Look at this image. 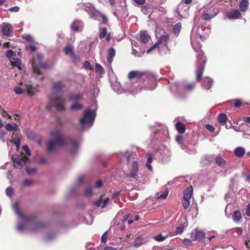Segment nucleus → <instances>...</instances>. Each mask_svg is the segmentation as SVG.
I'll list each match as a JSON object with an SVG mask.
<instances>
[{
	"mask_svg": "<svg viewBox=\"0 0 250 250\" xmlns=\"http://www.w3.org/2000/svg\"><path fill=\"white\" fill-rule=\"evenodd\" d=\"M95 70L96 72L100 74H102L104 73V69L102 66L98 63H97L95 65Z\"/></svg>",
	"mask_w": 250,
	"mask_h": 250,
	"instance_id": "obj_43",
	"label": "nucleus"
},
{
	"mask_svg": "<svg viewBox=\"0 0 250 250\" xmlns=\"http://www.w3.org/2000/svg\"><path fill=\"white\" fill-rule=\"evenodd\" d=\"M42 55L39 54L37 57L33 58L31 62L34 73L38 75H40L41 73L40 70V67L44 69L47 68L42 62Z\"/></svg>",
	"mask_w": 250,
	"mask_h": 250,
	"instance_id": "obj_7",
	"label": "nucleus"
},
{
	"mask_svg": "<svg viewBox=\"0 0 250 250\" xmlns=\"http://www.w3.org/2000/svg\"><path fill=\"white\" fill-rule=\"evenodd\" d=\"M226 13L228 18L229 20H236L241 16V13L237 9L227 11Z\"/></svg>",
	"mask_w": 250,
	"mask_h": 250,
	"instance_id": "obj_16",
	"label": "nucleus"
},
{
	"mask_svg": "<svg viewBox=\"0 0 250 250\" xmlns=\"http://www.w3.org/2000/svg\"><path fill=\"white\" fill-rule=\"evenodd\" d=\"M18 128V125L16 124L11 125L10 124H7L5 125V129L8 131H16Z\"/></svg>",
	"mask_w": 250,
	"mask_h": 250,
	"instance_id": "obj_32",
	"label": "nucleus"
},
{
	"mask_svg": "<svg viewBox=\"0 0 250 250\" xmlns=\"http://www.w3.org/2000/svg\"><path fill=\"white\" fill-rule=\"evenodd\" d=\"M83 9L88 13L91 19L101 21V22L103 23H106L107 22L106 16L100 12L96 11L91 4H86L84 6Z\"/></svg>",
	"mask_w": 250,
	"mask_h": 250,
	"instance_id": "obj_5",
	"label": "nucleus"
},
{
	"mask_svg": "<svg viewBox=\"0 0 250 250\" xmlns=\"http://www.w3.org/2000/svg\"><path fill=\"white\" fill-rule=\"evenodd\" d=\"M182 139L183 137L182 136L178 135L176 137V141L179 144L181 145V148L184 149L185 147L182 145Z\"/></svg>",
	"mask_w": 250,
	"mask_h": 250,
	"instance_id": "obj_55",
	"label": "nucleus"
},
{
	"mask_svg": "<svg viewBox=\"0 0 250 250\" xmlns=\"http://www.w3.org/2000/svg\"><path fill=\"white\" fill-rule=\"evenodd\" d=\"M176 128H177L178 131L179 132V133H183L185 132V126L183 124H182L180 122H178L176 124Z\"/></svg>",
	"mask_w": 250,
	"mask_h": 250,
	"instance_id": "obj_34",
	"label": "nucleus"
},
{
	"mask_svg": "<svg viewBox=\"0 0 250 250\" xmlns=\"http://www.w3.org/2000/svg\"><path fill=\"white\" fill-rule=\"evenodd\" d=\"M70 57L75 63H77L80 62V59L79 57L76 55L74 53L70 55Z\"/></svg>",
	"mask_w": 250,
	"mask_h": 250,
	"instance_id": "obj_49",
	"label": "nucleus"
},
{
	"mask_svg": "<svg viewBox=\"0 0 250 250\" xmlns=\"http://www.w3.org/2000/svg\"><path fill=\"white\" fill-rule=\"evenodd\" d=\"M21 37L26 41L30 42H34L35 41L33 37L29 34H24L21 36Z\"/></svg>",
	"mask_w": 250,
	"mask_h": 250,
	"instance_id": "obj_40",
	"label": "nucleus"
},
{
	"mask_svg": "<svg viewBox=\"0 0 250 250\" xmlns=\"http://www.w3.org/2000/svg\"><path fill=\"white\" fill-rule=\"evenodd\" d=\"M206 59H204L203 61V64L201 67H200L196 72V80L198 82H199L201 80V78L202 76V74L203 73V71L205 69V66L206 65Z\"/></svg>",
	"mask_w": 250,
	"mask_h": 250,
	"instance_id": "obj_19",
	"label": "nucleus"
},
{
	"mask_svg": "<svg viewBox=\"0 0 250 250\" xmlns=\"http://www.w3.org/2000/svg\"><path fill=\"white\" fill-rule=\"evenodd\" d=\"M15 55V53L12 50H8L6 53V56L7 58H10Z\"/></svg>",
	"mask_w": 250,
	"mask_h": 250,
	"instance_id": "obj_56",
	"label": "nucleus"
},
{
	"mask_svg": "<svg viewBox=\"0 0 250 250\" xmlns=\"http://www.w3.org/2000/svg\"><path fill=\"white\" fill-rule=\"evenodd\" d=\"M145 75V73L142 71H132L129 73L128 77L130 79L133 78H140Z\"/></svg>",
	"mask_w": 250,
	"mask_h": 250,
	"instance_id": "obj_20",
	"label": "nucleus"
},
{
	"mask_svg": "<svg viewBox=\"0 0 250 250\" xmlns=\"http://www.w3.org/2000/svg\"><path fill=\"white\" fill-rule=\"evenodd\" d=\"M80 143V142L77 140H72L69 142V151L72 155L75 154L78 151Z\"/></svg>",
	"mask_w": 250,
	"mask_h": 250,
	"instance_id": "obj_13",
	"label": "nucleus"
},
{
	"mask_svg": "<svg viewBox=\"0 0 250 250\" xmlns=\"http://www.w3.org/2000/svg\"><path fill=\"white\" fill-rule=\"evenodd\" d=\"M193 189L192 187L188 188L184 191L183 199L190 200L192 194Z\"/></svg>",
	"mask_w": 250,
	"mask_h": 250,
	"instance_id": "obj_24",
	"label": "nucleus"
},
{
	"mask_svg": "<svg viewBox=\"0 0 250 250\" xmlns=\"http://www.w3.org/2000/svg\"><path fill=\"white\" fill-rule=\"evenodd\" d=\"M13 192H14V190H13V189L12 187H8L6 189V195L11 197L13 196Z\"/></svg>",
	"mask_w": 250,
	"mask_h": 250,
	"instance_id": "obj_48",
	"label": "nucleus"
},
{
	"mask_svg": "<svg viewBox=\"0 0 250 250\" xmlns=\"http://www.w3.org/2000/svg\"><path fill=\"white\" fill-rule=\"evenodd\" d=\"M51 139L47 144V150L51 152L54 151L58 146L64 145L67 143V139L63 137L61 129L55 128L51 133Z\"/></svg>",
	"mask_w": 250,
	"mask_h": 250,
	"instance_id": "obj_2",
	"label": "nucleus"
},
{
	"mask_svg": "<svg viewBox=\"0 0 250 250\" xmlns=\"http://www.w3.org/2000/svg\"><path fill=\"white\" fill-rule=\"evenodd\" d=\"M26 49L28 50H30L32 52H34L36 50L37 47L34 45H29L26 46Z\"/></svg>",
	"mask_w": 250,
	"mask_h": 250,
	"instance_id": "obj_54",
	"label": "nucleus"
},
{
	"mask_svg": "<svg viewBox=\"0 0 250 250\" xmlns=\"http://www.w3.org/2000/svg\"><path fill=\"white\" fill-rule=\"evenodd\" d=\"M167 237V235H163L161 234H158L154 237V239L158 242H162Z\"/></svg>",
	"mask_w": 250,
	"mask_h": 250,
	"instance_id": "obj_42",
	"label": "nucleus"
},
{
	"mask_svg": "<svg viewBox=\"0 0 250 250\" xmlns=\"http://www.w3.org/2000/svg\"><path fill=\"white\" fill-rule=\"evenodd\" d=\"M142 243L141 240L139 238V237H137L134 241V246L136 248H137L141 245Z\"/></svg>",
	"mask_w": 250,
	"mask_h": 250,
	"instance_id": "obj_51",
	"label": "nucleus"
},
{
	"mask_svg": "<svg viewBox=\"0 0 250 250\" xmlns=\"http://www.w3.org/2000/svg\"><path fill=\"white\" fill-rule=\"evenodd\" d=\"M242 104V101L239 99H236L235 100L234 106L235 107H239Z\"/></svg>",
	"mask_w": 250,
	"mask_h": 250,
	"instance_id": "obj_63",
	"label": "nucleus"
},
{
	"mask_svg": "<svg viewBox=\"0 0 250 250\" xmlns=\"http://www.w3.org/2000/svg\"><path fill=\"white\" fill-rule=\"evenodd\" d=\"M205 237V232L202 230H196L195 232L191 233V238L192 240H200Z\"/></svg>",
	"mask_w": 250,
	"mask_h": 250,
	"instance_id": "obj_15",
	"label": "nucleus"
},
{
	"mask_svg": "<svg viewBox=\"0 0 250 250\" xmlns=\"http://www.w3.org/2000/svg\"><path fill=\"white\" fill-rule=\"evenodd\" d=\"M64 53L67 55H71L73 53V47L71 44H67L64 48Z\"/></svg>",
	"mask_w": 250,
	"mask_h": 250,
	"instance_id": "obj_31",
	"label": "nucleus"
},
{
	"mask_svg": "<svg viewBox=\"0 0 250 250\" xmlns=\"http://www.w3.org/2000/svg\"><path fill=\"white\" fill-rule=\"evenodd\" d=\"M196 32L200 39L202 40H204L209 34L210 29L208 27H201V28H198Z\"/></svg>",
	"mask_w": 250,
	"mask_h": 250,
	"instance_id": "obj_14",
	"label": "nucleus"
},
{
	"mask_svg": "<svg viewBox=\"0 0 250 250\" xmlns=\"http://www.w3.org/2000/svg\"><path fill=\"white\" fill-rule=\"evenodd\" d=\"M213 83V81L211 78L207 77L203 78L202 82V87L207 90L209 89Z\"/></svg>",
	"mask_w": 250,
	"mask_h": 250,
	"instance_id": "obj_18",
	"label": "nucleus"
},
{
	"mask_svg": "<svg viewBox=\"0 0 250 250\" xmlns=\"http://www.w3.org/2000/svg\"><path fill=\"white\" fill-rule=\"evenodd\" d=\"M63 87V84L60 82H56L53 84V89L57 91H60Z\"/></svg>",
	"mask_w": 250,
	"mask_h": 250,
	"instance_id": "obj_38",
	"label": "nucleus"
},
{
	"mask_svg": "<svg viewBox=\"0 0 250 250\" xmlns=\"http://www.w3.org/2000/svg\"><path fill=\"white\" fill-rule=\"evenodd\" d=\"M97 193H98V191H96L95 189H93V187L86 188L84 192L85 195L88 197H90Z\"/></svg>",
	"mask_w": 250,
	"mask_h": 250,
	"instance_id": "obj_28",
	"label": "nucleus"
},
{
	"mask_svg": "<svg viewBox=\"0 0 250 250\" xmlns=\"http://www.w3.org/2000/svg\"><path fill=\"white\" fill-rule=\"evenodd\" d=\"M13 208L17 215L20 218L21 221L17 225V229L20 232H22L26 230L30 226H33V219L31 218L24 216L22 215L18 208V203H14L13 204Z\"/></svg>",
	"mask_w": 250,
	"mask_h": 250,
	"instance_id": "obj_3",
	"label": "nucleus"
},
{
	"mask_svg": "<svg viewBox=\"0 0 250 250\" xmlns=\"http://www.w3.org/2000/svg\"><path fill=\"white\" fill-rule=\"evenodd\" d=\"M83 97V94L80 93H72L70 94V100L72 101L77 102Z\"/></svg>",
	"mask_w": 250,
	"mask_h": 250,
	"instance_id": "obj_25",
	"label": "nucleus"
},
{
	"mask_svg": "<svg viewBox=\"0 0 250 250\" xmlns=\"http://www.w3.org/2000/svg\"><path fill=\"white\" fill-rule=\"evenodd\" d=\"M50 101L51 103L57 110L60 111L64 110V104L66 102V100L62 96L56 97H50Z\"/></svg>",
	"mask_w": 250,
	"mask_h": 250,
	"instance_id": "obj_9",
	"label": "nucleus"
},
{
	"mask_svg": "<svg viewBox=\"0 0 250 250\" xmlns=\"http://www.w3.org/2000/svg\"><path fill=\"white\" fill-rule=\"evenodd\" d=\"M218 13V10L216 6H214L211 3H209L205 7L202 18L205 20H209L215 17Z\"/></svg>",
	"mask_w": 250,
	"mask_h": 250,
	"instance_id": "obj_8",
	"label": "nucleus"
},
{
	"mask_svg": "<svg viewBox=\"0 0 250 250\" xmlns=\"http://www.w3.org/2000/svg\"><path fill=\"white\" fill-rule=\"evenodd\" d=\"M109 199L108 197L106 198L103 200L102 208H104L108 204Z\"/></svg>",
	"mask_w": 250,
	"mask_h": 250,
	"instance_id": "obj_62",
	"label": "nucleus"
},
{
	"mask_svg": "<svg viewBox=\"0 0 250 250\" xmlns=\"http://www.w3.org/2000/svg\"><path fill=\"white\" fill-rule=\"evenodd\" d=\"M107 52V62L109 64H110L112 62L113 59L115 56V50L113 48L110 47L108 50Z\"/></svg>",
	"mask_w": 250,
	"mask_h": 250,
	"instance_id": "obj_23",
	"label": "nucleus"
},
{
	"mask_svg": "<svg viewBox=\"0 0 250 250\" xmlns=\"http://www.w3.org/2000/svg\"><path fill=\"white\" fill-rule=\"evenodd\" d=\"M206 128L211 132H214L215 131V128L214 126L209 124L206 125Z\"/></svg>",
	"mask_w": 250,
	"mask_h": 250,
	"instance_id": "obj_60",
	"label": "nucleus"
},
{
	"mask_svg": "<svg viewBox=\"0 0 250 250\" xmlns=\"http://www.w3.org/2000/svg\"><path fill=\"white\" fill-rule=\"evenodd\" d=\"M168 194V190H166L165 192H164L162 194L157 193L156 194L157 198V199H165L167 196Z\"/></svg>",
	"mask_w": 250,
	"mask_h": 250,
	"instance_id": "obj_46",
	"label": "nucleus"
},
{
	"mask_svg": "<svg viewBox=\"0 0 250 250\" xmlns=\"http://www.w3.org/2000/svg\"><path fill=\"white\" fill-rule=\"evenodd\" d=\"M82 107V104L78 102H75L71 105L70 109L72 110H78L81 109Z\"/></svg>",
	"mask_w": 250,
	"mask_h": 250,
	"instance_id": "obj_35",
	"label": "nucleus"
},
{
	"mask_svg": "<svg viewBox=\"0 0 250 250\" xmlns=\"http://www.w3.org/2000/svg\"><path fill=\"white\" fill-rule=\"evenodd\" d=\"M156 36L157 38H158L157 34H156ZM156 42L158 43L159 45L160 44H163L164 45L165 47L166 48L164 51V54H165L169 53L170 52V49L168 46V43L171 42V44L174 46H175L176 44L175 40L172 41L170 40L169 36L167 33L163 34L159 37V39Z\"/></svg>",
	"mask_w": 250,
	"mask_h": 250,
	"instance_id": "obj_6",
	"label": "nucleus"
},
{
	"mask_svg": "<svg viewBox=\"0 0 250 250\" xmlns=\"http://www.w3.org/2000/svg\"><path fill=\"white\" fill-rule=\"evenodd\" d=\"M103 202V197L101 196L98 200L95 202L94 204L97 207H101L102 208Z\"/></svg>",
	"mask_w": 250,
	"mask_h": 250,
	"instance_id": "obj_50",
	"label": "nucleus"
},
{
	"mask_svg": "<svg viewBox=\"0 0 250 250\" xmlns=\"http://www.w3.org/2000/svg\"><path fill=\"white\" fill-rule=\"evenodd\" d=\"M107 34V30L105 27H104L101 29L100 34H99V37L101 39H103L104 38Z\"/></svg>",
	"mask_w": 250,
	"mask_h": 250,
	"instance_id": "obj_47",
	"label": "nucleus"
},
{
	"mask_svg": "<svg viewBox=\"0 0 250 250\" xmlns=\"http://www.w3.org/2000/svg\"><path fill=\"white\" fill-rule=\"evenodd\" d=\"M103 185V182L101 180H98L96 182L95 185L93 186V189L99 192V189L102 187Z\"/></svg>",
	"mask_w": 250,
	"mask_h": 250,
	"instance_id": "obj_41",
	"label": "nucleus"
},
{
	"mask_svg": "<svg viewBox=\"0 0 250 250\" xmlns=\"http://www.w3.org/2000/svg\"><path fill=\"white\" fill-rule=\"evenodd\" d=\"M184 229L185 227L182 225L176 227L175 229V234L176 235H177L182 233L184 231Z\"/></svg>",
	"mask_w": 250,
	"mask_h": 250,
	"instance_id": "obj_45",
	"label": "nucleus"
},
{
	"mask_svg": "<svg viewBox=\"0 0 250 250\" xmlns=\"http://www.w3.org/2000/svg\"><path fill=\"white\" fill-rule=\"evenodd\" d=\"M215 162L222 168H225L226 167V161L220 156H217L215 157Z\"/></svg>",
	"mask_w": 250,
	"mask_h": 250,
	"instance_id": "obj_22",
	"label": "nucleus"
},
{
	"mask_svg": "<svg viewBox=\"0 0 250 250\" xmlns=\"http://www.w3.org/2000/svg\"><path fill=\"white\" fill-rule=\"evenodd\" d=\"M33 183V181L32 180L30 179H26L23 181L22 183V186L24 187H28L32 185Z\"/></svg>",
	"mask_w": 250,
	"mask_h": 250,
	"instance_id": "obj_44",
	"label": "nucleus"
},
{
	"mask_svg": "<svg viewBox=\"0 0 250 250\" xmlns=\"http://www.w3.org/2000/svg\"><path fill=\"white\" fill-rule=\"evenodd\" d=\"M125 176L129 179H134L136 181L138 180V163L136 161L132 162L130 172L126 174Z\"/></svg>",
	"mask_w": 250,
	"mask_h": 250,
	"instance_id": "obj_10",
	"label": "nucleus"
},
{
	"mask_svg": "<svg viewBox=\"0 0 250 250\" xmlns=\"http://www.w3.org/2000/svg\"><path fill=\"white\" fill-rule=\"evenodd\" d=\"M159 45L158 43L156 42L153 46H152L150 48H149L146 51L147 54H149L151 51L155 49L156 48L158 47Z\"/></svg>",
	"mask_w": 250,
	"mask_h": 250,
	"instance_id": "obj_61",
	"label": "nucleus"
},
{
	"mask_svg": "<svg viewBox=\"0 0 250 250\" xmlns=\"http://www.w3.org/2000/svg\"><path fill=\"white\" fill-rule=\"evenodd\" d=\"M155 87V84H150L149 86H147L143 87L139 86L137 83H132L130 82L126 83L125 88L121 87L120 84L118 83H116L112 86L113 89L118 94L127 92L131 95H135L142 91V90H153Z\"/></svg>",
	"mask_w": 250,
	"mask_h": 250,
	"instance_id": "obj_1",
	"label": "nucleus"
},
{
	"mask_svg": "<svg viewBox=\"0 0 250 250\" xmlns=\"http://www.w3.org/2000/svg\"><path fill=\"white\" fill-rule=\"evenodd\" d=\"M190 205V200H183V206L185 209H187Z\"/></svg>",
	"mask_w": 250,
	"mask_h": 250,
	"instance_id": "obj_53",
	"label": "nucleus"
},
{
	"mask_svg": "<svg viewBox=\"0 0 250 250\" xmlns=\"http://www.w3.org/2000/svg\"><path fill=\"white\" fill-rule=\"evenodd\" d=\"M181 28L182 24L180 22H178L174 25L173 27V32L176 36L179 34Z\"/></svg>",
	"mask_w": 250,
	"mask_h": 250,
	"instance_id": "obj_29",
	"label": "nucleus"
},
{
	"mask_svg": "<svg viewBox=\"0 0 250 250\" xmlns=\"http://www.w3.org/2000/svg\"><path fill=\"white\" fill-rule=\"evenodd\" d=\"M107 232L108 231H106L104 232L103 235L101 237V241L102 243H105L107 238Z\"/></svg>",
	"mask_w": 250,
	"mask_h": 250,
	"instance_id": "obj_58",
	"label": "nucleus"
},
{
	"mask_svg": "<svg viewBox=\"0 0 250 250\" xmlns=\"http://www.w3.org/2000/svg\"><path fill=\"white\" fill-rule=\"evenodd\" d=\"M245 149L243 147H238L234 150V154L238 157H241L245 153Z\"/></svg>",
	"mask_w": 250,
	"mask_h": 250,
	"instance_id": "obj_27",
	"label": "nucleus"
},
{
	"mask_svg": "<svg viewBox=\"0 0 250 250\" xmlns=\"http://www.w3.org/2000/svg\"><path fill=\"white\" fill-rule=\"evenodd\" d=\"M182 243L184 245H188V246H189V245H191L192 244L191 240L189 239H184L182 241Z\"/></svg>",
	"mask_w": 250,
	"mask_h": 250,
	"instance_id": "obj_64",
	"label": "nucleus"
},
{
	"mask_svg": "<svg viewBox=\"0 0 250 250\" xmlns=\"http://www.w3.org/2000/svg\"><path fill=\"white\" fill-rule=\"evenodd\" d=\"M26 171L28 174H32L36 172V169L35 168H26Z\"/></svg>",
	"mask_w": 250,
	"mask_h": 250,
	"instance_id": "obj_57",
	"label": "nucleus"
},
{
	"mask_svg": "<svg viewBox=\"0 0 250 250\" xmlns=\"http://www.w3.org/2000/svg\"><path fill=\"white\" fill-rule=\"evenodd\" d=\"M21 84L23 85L25 87V91L27 95L30 97H32L35 95L36 92L39 91L38 89V85L36 86H33L29 83H23L21 82Z\"/></svg>",
	"mask_w": 250,
	"mask_h": 250,
	"instance_id": "obj_11",
	"label": "nucleus"
},
{
	"mask_svg": "<svg viewBox=\"0 0 250 250\" xmlns=\"http://www.w3.org/2000/svg\"><path fill=\"white\" fill-rule=\"evenodd\" d=\"M1 31L3 36L11 37L13 35V27L8 23H3L1 26Z\"/></svg>",
	"mask_w": 250,
	"mask_h": 250,
	"instance_id": "obj_12",
	"label": "nucleus"
},
{
	"mask_svg": "<svg viewBox=\"0 0 250 250\" xmlns=\"http://www.w3.org/2000/svg\"><path fill=\"white\" fill-rule=\"evenodd\" d=\"M96 112L94 110L87 109L83 112V117L80 119L83 129L90 127L95 120Z\"/></svg>",
	"mask_w": 250,
	"mask_h": 250,
	"instance_id": "obj_4",
	"label": "nucleus"
},
{
	"mask_svg": "<svg viewBox=\"0 0 250 250\" xmlns=\"http://www.w3.org/2000/svg\"><path fill=\"white\" fill-rule=\"evenodd\" d=\"M14 91L17 94H21L24 92L23 89L19 86L15 87Z\"/></svg>",
	"mask_w": 250,
	"mask_h": 250,
	"instance_id": "obj_52",
	"label": "nucleus"
},
{
	"mask_svg": "<svg viewBox=\"0 0 250 250\" xmlns=\"http://www.w3.org/2000/svg\"><path fill=\"white\" fill-rule=\"evenodd\" d=\"M71 28L75 32L82 31L83 28V23L81 21L75 20L72 23Z\"/></svg>",
	"mask_w": 250,
	"mask_h": 250,
	"instance_id": "obj_17",
	"label": "nucleus"
},
{
	"mask_svg": "<svg viewBox=\"0 0 250 250\" xmlns=\"http://www.w3.org/2000/svg\"><path fill=\"white\" fill-rule=\"evenodd\" d=\"M12 65L17 67L19 69H21V61L19 58H13V61L11 62Z\"/></svg>",
	"mask_w": 250,
	"mask_h": 250,
	"instance_id": "obj_30",
	"label": "nucleus"
},
{
	"mask_svg": "<svg viewBox=\"0 0 250 250\" xmlns=\"http://www.w3.org/2000/svg\"><path fill=\"white\" fill-rule=\"evenodd\" d=\"M249 2L248 0H242L239 4V8L241 11L245 12L248 9Z\"/></svg>",
	"mask_w": 250,
	"mask_h": 250,
	"instance_id": "obj_26",
	"label": "nucleus"
},
{
	"mask_svg": "<svg viewBox=\"0 0 250 250\" xmlns=\"http://www.w3.org/2000/svg\"><path fill=\"white\" fill-rule=\"evenodd\" d=\"M242 218L241 213L239 211H235L232 215V219L234 221L238 222Z\"/></svg>",
	"mask_w": 250,
	"mask_h": 250,
	"instance_id": "obj_33",
	"label": "nucleus"
},
{
	"mask_svg": "<svg viewBox=\"0 0 250 250\" xmlns=\"http://www.w3.org/2000/svg\"><path fill=\"white\" fill-rule=\"evenodd\" d=\"M195 85V83H190L184 85V88L187 91H191L194 88Z\"/></svg>",
	"mask_w": 250,
	"mask_h": 250,
	"instance_id": "obj_37",
	"label": "nucleus"
},
{
	"mask_svg": "<svg viewBox=\"0 0 250 250\" xmlns=\"http://www.w3.org/2000/svg\"><path fill=\"white\" fill-rule=\"evenodd\" d=\"M14 161V166L16 167H22V164L21 163V160L18 158L17 157L13 159Z\"/></svg>",
	"mask_w": 250,
	"mask_h": 250,
	"instance_id": "obj_39",
	"label": "nucleus"
},
{
	"mask_svg": "<svg viewBox=\"0 0 250 250\" xmlns=\"http://www.w3.org/2000/svg\"><path fill=\"white\" fill-rule=\"evenodd\" d=\"M227 119V116L224 113H221L219 115L218 120L219 123L221 124H225Z\"/></svg>",
	"mask_w": 250,
	"mask_h": 250,
	"instance_id": "obj_36",
	"label": "nucleus"
},
{
	"mask_svg": "<svg viewBox=\"0 0 250 250\" xmlns=\"http://www.w3.org/2000/svg\"><path fill=\"white\" fill-rule=\"evenodd\" d=\"M22 149L25 151L26 154L28 156H30L31 155L30 150L27 145H24L22 146Z\"/></svg>",
	"mask_w": 250,
	"mask_h": 250,
	"instance_id": "obj_59",
	"label": "nucleus"
},
{
	"mask_svg": "<svg viewBox=\"0 0 250 250\" xmlns=\"http://www.w3.org/2000/svg\"><path fill=\"white\" fill-rule=\"evenodd\" d=\"M140 39L143 43H146L150 40V37L146 31H142L140 33Z\"/></svg>",
	"mask_w": 250,
	"mask_h": 250,
	"instance_id": "obj_21",
	"label": "nucleus"
}]
</instances>
